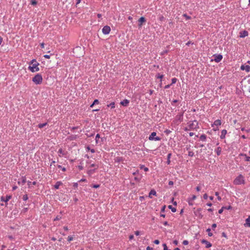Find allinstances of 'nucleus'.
Listing matches in <instances>:
<instances>
[{
    "label": "nucleus",
    "instance_id": "19",
    "mask_svg": "<svg viewBox=\"0 0 250 250\" xmlns=\"http://www.w3.org/2000/svg\"><path fill=\"white\" fill-rule=\"evenodd\" d=\"M215 151L217 154V155L219 156L221 154L222 148L221 147L219 146L215 149Z\"/></svg>",
    "mask_w": 250,
    "mask_h": 250
},
{
    "label": "nucleus",
    "instance_id": "41",
    "mask_svg": "<svg viewBox=\"0 0 250 250\" xmlns=\"http://www.w3.org/2000/svg\"><path fill=\"white\" fill-rule=\"evenodd\" d=\"M183 16L185 17L187 20H189L191 19V17L189 16H188L186 14H184Z\"/></svg>",
    "mask_w": 250,
    "mask_h": 250
},
{
    "label": "nucleus",
    "instance_id": "64",
    "mask_svg": "<svg viewBox=\"0 0 250 250\" xmlns=\"http://www.w3.org/2000/svg\"><path fill=\"white\" fill-rule=\"evenodd\" d=\"M146 250H153V248L150 247L149 246H148L146 247Z\"/></svg>",
    "mask_w": 250,
    "mask_h": 250
},
{
    "label": "nucleus",
    "instance_id": "62",
    "mask_svg": "<svg viewBox=\"0 0 250 250\" xmlns=\"http://www.w3.org/2000/svg\"><path fill=\"white\" fill-rule=\"evenodd\" d=\"M168 185H169V186H172V185H173V181H169L168 182Z\"/></svg>",
    "mask_w": 250,
    "mask_h": 250
},
{
    "label": "nucleus",
    "instance_id": "61",
    "mask_svg": "<svg viewBox=\"0 0 250 250\" xmlns=\"http://www.w3.org/2000/svg\"><path fill=\"white\" fill-rule=\"evenodd\" d=\"M140 233V231H138V230H137V231H135V234L136 236H138V235H139Z\"/></svg>",
    "mask_w": 250,
    "mask_h": 250
},
{
    "label": "nucleus",
    "instance_id": "51",
    "mask_svg": "<svg viewBox=\"0 0 250 250\" xmlns=\"http://www.w3.org/2000/svg\"><path fill=\"white\" fill-rule=\"evenodd\" d=\"M244 155L246 156V161H249L250 160V157L247 156L246 154H244Z\"/></svg>",
    "mask_w": 250,
    "mask_h": 250
},
{
    "label": "nucleus",
    "instance_id": "36",
    "mask_svg": "<svg viewBox=\"0 0 250 250\" xmlns=\"http://www.w3.org/2000/svg\"><path fill=\"white\" fill-rule=\"evenodd\" d=\"M57 167L58 168L62 169V171L64 172L66 171V168L64 167H62L61 165H58Z\"/></svg>",
    "mask_w": 250,
    "mask_h": 250
},
{
    "label": "nucleus",
    "instance_id": "32",
    "mask_svg": "<svg viewBox=\"0 0 250 250\" xmlns=\"http://www.w3.org/2000/svg\"><path fill=\"white\" fill-rule=\"evenodd\" d=\"M95 169H90L88 171L87 173L89 175H91L92 174V173H93L95 171Z\"/></svg>",
    "mask_w": 250,
    "mask_h": 250
},
{
    "label": "nucleus",
    "instance_id": "5",
    "mask_svg": "<svg viewBox=\"0 0 250 250\" xmlns=\"http://www.w3.org/2000/svg\"><path fill=\"white\" fill-rule=\"evenodd\" d=\"M111 31L110 27L108 25L104 26L102 29V32L104 34H108Z\"/></svg>",
    "mask_w": 250,
    "mask_h": 250
},
{
    "label": "nucleus",
    "instance_id": "2",
    "mask_svg": "<svg viewBox=\"0 0 250 250\" xmlns=\"http://www.w3.org/2000/svg\"><path fill=\"white\" fill-rule=\"evenodd\" d=\"M245 181L244 180V177L242 175L240 174L237 176L234 180V184L236 185L244 184Z\"/></svg>",
    "mask_w": 250,
    "mask_h": 250
},
{
    "label": "nucleus",
    "instance_id": "3",
    "mask_svg": "<svg viewBox=\"0 0 250 250\" xmlns=\"http://www.w3.org/2000/svg\"><path fill=\"white\" fill-rule=\"evenodd\" d=\"M39 64H40L39 62L34 63V64H33L32 66H29L28 69L30 70L32 72L39 71L40 70L39 67H38Z\"/></svg>",
    "mask_w": 250,
    "mask_h": 250
},
{
    "label": "nucleus",
    "instance_id": "59",
    "mask_svg": "<svg viewBox=\"0 0 250 250\" xmlns=\"http://www.w3.org/2000/svg\"><path fill=\"white\" fill-rule=\"evenodd\" d=\"M61 218V217H60L59 216H57L55 219H54V221H57V220H60V219Z\"/></svg>",
    "mask_w": 250,
    "mask_h": 250
},
{
    "label": "nucleus",
    "instance_id": "48",
    "mask_svg": "<svg viewBox=\"0 0 250 250\" xmlns=\"http://www.w3.org/2000/svg\"><path fill=\"white\" fill-rule=\"evenodd\" d=\"M100 187L99 185L98 184H95L92 186V188H97Z\"/></svg>",
    "mask_w": 250,
    "mask_h": 250
},
{
    "label": "nucleus",
    "instance_id": "34",
    "mask_svg": "<svg viewBox=\"0 0 250 250\" xmlns=\"http://www.w3.org/2000/svg\"><path fill=\"white\" fill-rule=\"evenodd\" d=\"M37 3V1L36 0H31V4L33 5H35Z\"/></svg>",
    "mask_w": 250,
    "mask_h": 250
},
{
    "label": "nucleus",
    "instance_id": "8",
    "mask_svg": "<svg viewBox=\"0 0 250 250\" xmlns=\"http://www.w3.org/2000/svg\"><path fill=\"white\" fill-rule=\"evenodd\" d=\"M198 125V122L196 121H194L192 123H190L188 125V127L189 129H193L196 128L197 126Z\"/></svg>",
    "mask_w": 250,
    "mask_h": 250
},
{
    "label": "nucleus",
    "instance_id": "44",
    "mask_svg": "<svg viewBox=\"0 0 250 250\" xmlns=\"http://www.w3.org/2000/svg\"><path fill=\"white\" fill-rule=\"evenodd\" d=\"M163 246L164 247V250H168L166 244H163Z\"/></svg>",
    "mask_w": 250,
    "mask_h": 250
},
{
    "label": "nucleus",
    "instance_id": "54",
    "mask_svg": "<svg viewBox=\"0 0 250 250\" xmlns=\"http://www.w3.org/2000/svg\"><path fill=\"white\" fill-rule=\"evenodd\" d=\"M96 167H96L95 169H97V168H98V167H99L98 165H95V164H91V165H90V167H96Z\"/></svg>",
    "mask_w": 250,
    "mask_h": 250
},
{
    "label": "nucleus",
    "instance_id": "56",
    "mask_svg": "<svg viewBox=\"0 0 250 250\" xmlns=\"http://www.w3.org/2000/svg\"><path fill=\"white\" fill-rule=\"evenodd\" d=\"M78 186V183H74L73 184V187H74V188H77Z\"/></svg>",
    "mask_w": 250,
    "mask_h": 250
},
{
    "label": "nucleus",
    "instance_id": "27",
    "mask_svg": "<svg viewBox=\"0 0 250 250\" xmlns=\"http://www.w3.org/2000/svg\"><path fill=\"white\" fill-rule=\"evenodd\" d=\"M168 208L170 209L173 212H175L176 211V208L173 207L171 205H169L168 206Z\"/></svg>",
    "mask_w": 250,
    "mask_h": 250
},
{
    "label": "nucleus",
    "instance_id": "57",
    "mask_svg": "<svg viewBox=\"0 0 250 250\" xmlns=\"http://www.w3.org/2000/svg\"><path fill=\"white\" fill-rule=\"evenodd\" d=\"M171 85V84H167V85H166L165 87H164V88L165 89H167V88H169L170 86Z\"/></svg>",
    "mask_w": 250,
    "mask_h": 250
},
{
    "label": "nucleus",
    "instance_id": "18",
    "mask_svg": "<svg viewBox=\"0 0 250 250\" xmlns=\"http://www.w3.org/2000/svg\"><path fill=\"white\" fill-rule=\"evenodd\" d=\"M62 184V182L61 181H58L56 183L55 185H54V188L55 189H59V187Z\"/></svg>",
    "mask_w": 250,
    "mask_h": 250
},
{
    "label": "nucleus",
    "instance_id": "60",
    "mask_svg": "<svg viewBox=\"0 0 250 250\" xmlns=\"http://www.w3.org/2000/svg\"><path fill=\"white\" fill-rule=\"evenodd\" d=\"M173 244L175 245H177L178 244V241L177 240H175L173 241Z\"/></svg>",
    "mask_w": 250,
    "mask_h": 250
},
{
    "label": "nucleus",
    "instance_id": "35",
    "mask_svg": "<svg viewBox=\"0 0 250 250\" xmlns=\"http://www.w3.org/2000/svg\"><path fill=\"white\" fill-rule=\"evenodd\" d=\"M37 62H37V61H36V59H33V60H31V61L30 62L29 64H30V65L31 64H32V65H33V64H34V63H37Z\"/></svg>",
    "mask_w": 250,
    "mask_h": 250
},
{
    "label": "nucleus",
    "instance_id": "63",
    "mask_svg": "<svg viewBox=\"0 0 250 250\" xmlns=\"http://www.w3.org/2000/svg\"><path fill=\"white\" fill-rule=\"evenodd\" d=\"M44 57L46 59H49L50 58V56L48 55H44Z\"/></svg>",
    "mask_w": 250,
    "mask_h": 250
},
{
    "label": "nucleus",
    "instance_id": "55",
    "mask_svg": "<svg viewBox=\"0 0 250 250\" xmlns=\"http://www.w3.org/2000/svg\"><path fill=\"white\" fill-rule=\"evenodd\" d=\"M203 198L204 199H207L208 198V195H207V194H206V193L204 194L203 195Z\"/></svg>",
    "mask_w": 250,
    "mask_h": 250
},
{
    "label": "nucleus",
    "instance_id": "11",
    "mask_svg": "<svg viewBox=\"0 0 250 250\" xmlns=\"http://www.w3.org/2000/svg\"><path fill=\"white\" fill-rule=\"evenodd\" d=\"M242 70H246L248 72L250 71V65H242L240 67Z\"/></svg>",
    "mask_w": 250,
    "mask_h": 250
},
{
    "label": "nucleus",
    "instance_id": "45",
    "mask_svg": "<svg viewBox=\"0 0 250 250\" xmlns=\"http://www.w3.org/2000/svg\"><path fill=\"white\" fill-rule=\"evenodd\" d=\"M93 104H98L99 103V100L97 99L94 100V102H93Z\"/></svg>",
    "mask_w": 250,
    "mask_h": 250
},
{
    "label": "nucleus",
    "instance_id": "25",
    "mask_svg": "<svg viewBox=\"0 0 250 250\" xmlns=\"http://www.w3.org/2000/svg\"><path fill=\"white\" fill-rule=\"evenodd\" d=\"M156 77L157 79H161V82H162V79L164 77V75L163 74H161L160 73H158L156 75Z\"/></svg>",
    "mask_w": 250,
    "mask_h": 250
},
{
    "label": "nucleus",
    "instance_id": "16",
    "mask_svg": "<svg viewBox=\"0 0 250 250\" xmlns=\"http://www.w3.org/2000/svg\"><path fill=\"white\" fill-rule=\"evenodd\" d=\"M227 133V131L226 129H223L221 131V134L220 135V138L223 139L225 138V136Z\"/></svg>",
    "mask_w": 250,
    "mask_h": 250
},
{
    "label": "nucleus",
    "instance_id": "20",
    "mask_svg": "<svg viewBox=\"0 0 250 250\" xmlns=\"http://www.w3.org/2000/svg\"><path fill=\"white\" fill-rule=\"evenodd\" d=\"M221 124V121L220 120H216L214 122L213 125H215L216 126H219Z\"/></svg>",
    "mask_w": 250,
    "mask_h": 250
},
{
    "label": "nucleus",
    "instance_id": "28",
    "mask_svg": "<svg viewBox=\"0 0 250 250\" xmlns=\"http://www.w3.org/2000/svg\"><path fill=\"white\" fill-rule=\"evenodd\" d=\"M46 125H47V123H45L43 124H40L38 125V126L39 127V128H42L44 126H45Z\"/></svg>",
    "mask_w": 250,
    "mask_h": 250
},
{
    "label": "nucleus",
    "instance_id": "30",
    "mask_svg": "<svg viewBox=\"0 0 250 250\" xmlns=\"http://www.w3.org/2000/svg\"><path fill=\"white\" fill-rule=\"evenodd\" d=\"M206 231L208 232V235L209 236H212L213 235L212 233L210 232L211 229L210 228L207 229Z\"/></svg>",
    "mask_w": 250,
    "mask_h": 250
},
{
    "label": "nucleus",
    "instance_id": "46",
    "mask_svg": "<svg viewBox=\"0 0 250 250\" xmlns=\"http://www.w3.org/2000/svg\"><path fill=\"white\" fill-rule=\"evenodd\" d=\"M171 131L169 130H168V129H167L165 131V133L167 134V135H168L170 133H171Z\"/></svg>",
    "mask_w": 250,
    "mask_h": 250
},
{
    "label": "nucleus",
    "instance_id": "39",
    "mask_svg": "<svg viewBox=\"0 0 250 250\" xmlns=\"http://www.w3.org/2000/svg\"><path fill=\"white\" fill-rule=\"evenodd\" d=\"M28 196L27 194H25L22 197V199L24 201H26L28 199Z\"/></svg>",
    "mask_w": 250,
    "mask_h": 250
},
{
    "label": "nucleus",
    "instance_id": "58",
    "mask_svg": "<svg viewBox=\"0 0 250 250\" xmlns=\"http://www.w3.org/2000/svg\"><path fill=\"white\" fill-rule=\"evenodd\" d=\"M154 243L155 244L158 245V244H159L160 243V241H159V240H154Z\"/></svg>",
    "mask_w": 250,
    "mask_h": 250
},
{
    "label": "nucleus",
    "instance_id": "7",
    "mask_svg": "<svg viewBox=\"0 0 250 250\" xmlns=\"http://www.w3.org/2000/svg\"><path fill=\"white\" fill-rule=\"evenodd\" d=\"M201 210L202 208H198L195 211H194L195 215L200 219H202L203 217V215L201 213Z\"/></svg>",
    "mask_w": 250,
    "mask_h": 250
},
{
    "label": "nucleus",
    "instance_id": "4",
    "mask_svg": "<svg viewBox=\"0 0 250 250\" xmlns=\"http://www.w3.org/2000/svg\"><path fill=\"white\" fill-rule=\"evenodd\" d=\"M156 132H153L151 133L148 137V139L150 141H160L161 138L160 137L156 136Z\"/></svg>",
    "mask_w": 250,
    "mask_h": 250
},
{
    "label": "nucleus",
    "instance_id": "43",
    "mask_svg": "<svg viewBox=\"0 0 250 250\" xmlns=\"http://www.w3.org/2000/svg\"><path fill=\"white\" fill-rule=\"evenodd\" d=\"M224 208H225V207H223L221 209H220L219 210V211H218V213H219V214H221V213L223 212V210H224Z\"/></svg>",
    "mask_w": 250,
    "mask_h": 250
},
{
    "label": "nucleus",
    "instance_id": "17",
    "mask_svg": "<svg viewBox=\"0 0 250 250\" xmlns=\"http://www.w3.org/2000/svg\"><path fill=\"white\" fill-rule=\"evenodd\" d=\"M245 227H250V216H249L246 220V223L244 224Z\"/></svg>",
    "mask_w": 250,
    "mask_h": 250
},
{
    "label": "nucleus",
    "instance_id": "49",
    "mask_svg": "<svg viewBox=\"0 0 250 250\" xmlns=\"http://www.w3.org/2000/svg\"><path fill=\"white\" fill-rule=\"evenodd\" d=\"M159 20L160 21H163L165 20V18L163 16H161L159 18Z\"/></svg>",
    "mask_w": 250,
    "mask_h": 250
},
{
    "label": "nucleus",
    "instance_id": "52",
    "mask_svg": "<svg viewBox=\"0 0 250 250\" xmlns=\"http://www.w3.org/2000/svg\"><path fill=\"white\" fill-rule=\"evenodd\" d=\"M217 225L216 224H213L211 226L212 229L214 230V229L216 227Z\"/></svg>",
    "mask_w": 250,
    "mask_h": 250
},
{
    "label": "nucleus",
    "instance_id": "42",
    "mask_svg": "<svg viewBox=\"0 0 250 250\" xmlns=\"http://www.w3.org/2000/svg\"><path fill=\"white\" fill-rule=\"evenodd\" d=\"M100 137V134H97L96 136V138H95V140H96V142L97 143H98V139H99Z\"/></svg>",
    "mask_w": 250,
    "mask_h": 250
},
{
    "label": "nucleus",
    "instance_id": "47",
    "mask_svg": "<svg viewBox=\"0 0 250 250\" xmlns=\"http://www.w3.org/2000/svg\"><path fill=\"white\" fill-rule=\"evenodd\" d=\"M188 244V240H184L183 242V244L184 245H187Z\"/></svg>",
    "mask_w": 250,
    "mask_h": 250
},
{
    "label": "nucleus",
    "instance_id": "31",
    "mask_svg": "<svg viewBox=\"0 0 250 250\" xmlns=\"http://www.w3.org/2000/svg\"><path fill=\"white\" fill-rule=\"evenodd\" d=\"M36 184H37V183H36V182H35V181H34V182H30V181H28V182H27V184H28V185L29 187H30V186H31V185H36Z\"/></svg>",
    "mask_w": 250,
    "mask_h": 250
},
{
    "label": "nucleus",
    "instance_id": "12",
    "mask_svg": "<svg viewBox=\"0 0 250 250\" xmlns=\"http://www.w3.org/2000/svg\"><path fill=\"white\" fill-rule=\"evenodd\" d=\"M12 198L11 195H6V198H5L3 196H1L0 198L1 201L7 203L10 199Z\"/></svg>",
    "mask_w": 250,
    "mask_h": 250
},
{
    "label": "nucleus",
    "instance_id": "33",
    "mask_svg": "<svg viewBox=\"0 0 250 250\" xmlns=\"http://www.w3.org/2000/svg\"><path fill=\"white\" fill-rule=\"evenodd\" d=\"M177 79L176 78H173L171 80V84H173L174 83H175L177 82Z\"/></svg>",
    "mask_w": 250,
    "mask_h": 250
},
{
    "label": "nucleus",
    "instance_id": "53",
    "mask_svg": "<svg viewBox=\"0 0 250 250\" xmlns=\"http://www.w3.org/2000/svg\"><path fill=\"white\" fill-rule=\"evenodd\" d=\"M225 207L224 209H230L232 208L231 206H229L228 207Z\"/></svg>",
    "mask_w": 250,
    "mask_h": 250
},
{
    "label": "nucleus",
    "instance_id": "6",
    "mask_svg": "<svg viewBox=\"0 0 250 250\" xmlns=\"http://www.w3.org/2000/svg\"><path fill=\"white\" fill-rule=\"evenodd\" d=\"M214 61L216 62H220L223 59V56L221 54H215L213 55Z\"/></svg>",
    "mask_w": 250,
    "mask_h": 250
},
{
    "label": "nucleus",
    "instance_id": "15",
    "mask_svg": "<svg viewBox=\"0 0 250 250\" xmlns=\"http://www.w3.org/2000/svg\"><path fill=\"white\" fill-rule=\"evenodd\" d=\"M26 182V179L25 177H22L21 178V181H19L18 182V183L19 185L21 184L22 185H23Z\"/></svg>",
    "mask_w": 250,
    "mask_h": 250
},
{
    "label": "nucleus",
    "instance_id": "29",
    "mask_svg": "<svg viewBox=\"0 0 250 250\" xmlns=\"http://www.w3.org/2000/svg\"><path fill=\"white\" fill-rule=\"evenodd\" d=\"M107 106L111 107V108H115V103L114 102L111 103L110 104L107 105Z\"/></svg>",
    "mask_w": 250,
    "mask_h": 250
},
{
    "label": "nucleus",
    "instance_id": "50",
    "mask_svg": "<svg viewBox=\"0 0 250 250\" xmlns=\"http://www.w3.org/2000/svg\"><path fill=\"white\" fill-rule=\"evenodd\" d=\"M78 128V126H74L71 128V130L74 131V130L77 129Z\"/></svg>",
    "mask_w": 250,
    "mask_h": 250
},
{
    "label": "nucleus",
    "instance_id": "14",
    "mask_svg": "<svg viewBox=\"0 0 250 250\" xmlns=\"http://www.w3.org/2000/svg\"><path fill=\"white\" fill-rule=\"evenodd\" d=\"M129 103V101L127 99H125L123 101L121 102V104L122 105L124 106H128V104Z\"/></svg>",
    "mask_w": 250,
    "mask_h": 250
},
{
    "label": "nucleus",
    "instance_id": "9",
    "mask_svg": "<svg viewBox=\"0 0 250 250\" xmlns=\"http://www.w3.org/2000/svg\"><path fill=\"white\" fill-rule=\"evenodd\" d=\"M146 21V20L145 18H144V17H141L138 20V22H139L138 26L139 27H141L143 24L144 23H145Z\"/></svg>",
    "mask_w": 250,
    "mask_h": 250
},
{
    "label": "nucleus",
    "instance_id": "26",
    "mask_svg": "<svg viewBox=\"0 0 250 250\" xmlns=\"http://www.w3.org/2000/svg\"><path fill=\"white\" fill-rule=\"evenodd\" d=\"M207 138V136L205 134H202L200 137V139L202 141H205Z\"/></svg>",
    "mask_w": 250,
    "mask_h": 250
},
{
    "label": "nucleus",
    "instance_id": "1",
    "mask_svg": "<svg viewBox=\"0 0 250 250\" xmlns=\"http://www.w3.org/2000/svg\"><path fill=\"white\" fill-rule=\"evenodd\" d=\"M32 81L36 84H40L42 82V77L41 74H37L33 78Z\"/></svg>",
    "mask_w": 250,
    "mask_h": 250
},
{
    "label": "nucleus",
    "instance_id": "10",
    "mask_svg": "<svg viewBox=\"0 0 250 250\" xmlns=\"http://www.w3.org/2000/svg\"><path fill=\"white\" fill-rule=\"evenodd\" d=\"M201 242L202 243L205 244L206 245V248H209L212 246V244L206 240L202 239L201 240Z\"/></svg>",
    "mask_w": 250,
    "mask_h": 250
},
{
    "label": "nucleus",
    "instance_id": "22",
    "mask_svg": "<svg viewBox=\"0 0 250 250\" xmlns=\"http://www.w3.org/2000/svg\"><path fill=\"white\" fill-rule=\"evenodd\" d=\"M171 153H168L167 156V165H169L170 163V159L171 158Z\"/></svg>",
    "mask_w": 250,
    "mask_h": 250
},
{
    "label": "nucleus",
    "instance_id": "40",
    "mask_svg": "<svg viewBox=\"0 0 250 250\" xmlns=\"http://www.w3.org/2000/svg\"><path fill=\"white\" fill-rule=\"evenodd\" d=\"M73 240V237L72 236H69L67 238V240L69 242H70Z\"/></svg>",
    "mask_w": 250,
    "mask_h": 250
},
{
    "label": "nucleus",
    "instance_id": "38",
    "mask_svg": "<svg viewBox=\"0 0 250 250\" xmlns=\"http://www.w3.org/2000/svg\"><path fill=\"white\" fill-rule=\"evenodd\" d=\"M166 208V205L163 206L161 208V212L162 213H164L165 211Z\"/></svg>",
    "mask_w": 250,
    "mask_h": 250
},
{
    "label": "nucleus",
    "instance_id": "37",
    "mask_svg": "<svg viewBox=\"0 0 250 250\" xmlns=\"http://www.w3.org/2000/svg\"><path fill=\"white\" fill-rule=\"evenodd\" d=\"M188 155L190 157H192L194 156V152L191 151H189L188 152Z\"/></svg>",
    "mask_w": 250,
    "mask_h": 250
},
{
    "label": "nucleus",
    "instance_id": "13",
    "mask_svg": "<svg viewBox=\"0 0 250 250\" xmlns=\"http://www.w3.org/2000/svg\"><path fill=\"white\" fill-rule=\"evenodd\" d=\"M249 35L248 32L246 30H244L243 32H241L240 33V38H245V37L248 36Z\"/></svg>",
    "mask_w": 250,
    "mask_h": 250
},
{
    "label": "nucleus",
    "instance_id": "23",
    "mask_svg": "<svg viewBox=\"0 0 250 250\" xmlns=\"http://www.w3.org/2000/svg\"><path fill=\"white\" fill-rule=\"evenodd\" d=\"M151 195H156V191L154 190V189H151L149 192V196L150 198H151V197L150 196Z\"/></svg>",
    "mask_w": 250,
    "mask_h": 250
},
{
    "label": "nucleus",
    "instance_id": "21",
    "mask_svg": "<svg viewBox=\"0 0 250 250\" xmlns=\"http://www.w3.org/2000/svg\"><path fill=\"white\" fill-rule=\"evenodd\" d=\"M78 138V136L77 135H71L69 137V139L70 140H75Z\"/></svg>",
    "mask_w": 250,
    "mask_h": 250
},
{
    "label": "nucleus",
    "instance_id": "24",
    "mask_svg": "<svg viewBox=\"0 0 250 250\" xmlns=\"http://www.w3.org/2000/svg\"><path fill=\"white\" fill-rule=\"evenodd\" d=\"M140 169H144L145 171L147 172L148 171V168L146 167L144 165H141L140 167Z\"/></svg>",
    "mask_w": 250,
    "mask_h": 250
}]
</instances>
